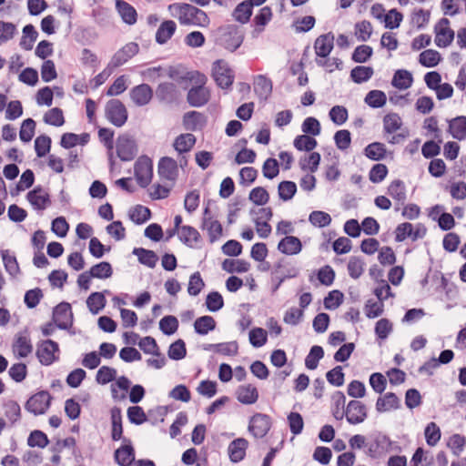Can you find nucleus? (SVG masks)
<instances>
[{"mask_svg":"<svg viewBox=\"0 0 466 466\" xmlns=\"http://www.w3.org/2000/svg\"><path fill=\"white\" fill-rule=\"evenodd\" d=\"M168 9L182 25L207 27L209 25L207 13L190 4L174 3L169 5Z\"/></svg>","mask_w":466,"mask_h":466,"instance_id":"f257e3e1","label":"nucleus"},{"mask_svg":"<svg viewBox=\"0 0 466 466\" xmlns=\"http://www.w3.org/2000/svg\"><path fill=\"white\" fill-rule=\"evenodd\" d=\"M244 34L235 25H228L219 28L217 44L225 49L235 52L243 43Z\"/></svg>","mask_w":466,"mask_h":466,"instance_id":"f03ea898","label":"nucleus"},{"mask_svg":"<svg viewBox=\"0 0 466 466\" xmlns=\"http://www.w3.org/2000/svg\"><path fill=\"white\" fill-rule=\"evenodd\" d=\"M198 86H192L187 95V103L194 107H201L205 106L210 99V91L205 87L207 76L204 74L197 72Z\"/></svg>","mask_w":466,"mask_h":466,"instance_id":"7ed1b4c3","label":"nucleus"},{"mask_svg":"<svg viewBox=\"0 0 466 466\" xmlns=\"http://www.w3.org/2000/svg\"><path fill=\"white\" fill-rule=\"evenodd\" d=\"M106 118L115 127H123L128 118L126 106L119 99L114 98L106 102L105 106Z\"/></svg>","mask_w":466,"mask_h":466,"instance_id":"20e7f679","label":"nucleus"},{"mask_svg":"<svg viewBox=\"0 0 466 466\" xmlns=\"http://www.w3.org/2000/svg\"><path fill=\"white\" fill-rule=\"evenodd\" d=\"M58 343L52 339H46L37 344L35 355L44 366H50L59 360Z\"/></svg>","mask_w":466,"mask_h":466,"instance_id":"39448f33","label":"nucleus"},{"mask_svg":"<svg viewBox=\"0 0 466 466\" xmlns=\"http://www.w3.org/2000/svg\"><path fill=\"white\" fill-rule=\"evenodd\" d=\"M212 76L216 84L223 88H228L234 81V74L228 65L223 60H217L212 66Z\"/></svg>","mask_w":466,"mask_h":466,"instance_id":"423d86ee","label":"nucleus"},{"mask_svg":"<svg viewBox=\"0 0 466 466\" xmlns=\"http://www.w3.org/2000/svg\"><path fill=\"white\" fill-rule=\"evenodd\" d=\"M52 397L46 390H41L31 396L26 401L25 408L27 411L35 414H44L50 406Z\"/></svg>","mask_w":466,"mask_h":466,"instance_id":"0eeeda50","label":"nucleus"},{"mask_svg":"<svg viewBox=\"0 0 466 466\" xmlns=\"http://www.w3.org/2000/svg\"><path fill=\"white\" fill-rule=\"evenodd\" d=\"M394 444L387 435L378 434L374 440L367 443L366 454L372 458L378 459L390 451L391 445Z\"/></svg>","mask_w":466,"mask_h":466,"instance_id":"6e6552de","label":"nucleus"},{"mask_svg":"<svg viewBox=\"0 0 466 466\" xmlns=\"http://www.w3.org/2000/svg\"><path fill=\"white\" fill-rule=\"evenodd\" d=\"M135 177L141 187H147L152 179V161L147 156H141L135 163Z\"/></svg>","mask_w":466,"mask_h":466,"instance_id":"1a4fd4ad","label":"nucleus"},{"mask_svg":"<svg viewBox=\"0 0 466 466\" xmlns=\"http://www.w3.org/2000/svg\"><path fill=\"white\" fill-rule=\"evenodd\" d=\"M137 154V146L130 136L121 135L116 140V155L122 161H131Z\"/></svg>","mask_w":466,"mask_h":466,"instance_id":"9d476101","label":"nucleus"},{"mask_svg":"<svg viewBox=\"0 0 466 466\" xmlns=\"http://www.w3.org/2000/svg\"><path fill=\"white\" fill-rule=\"evenodd\" d=\"M435 45L438 47L449 46L454 39V31L450 28V20L441 18L434 26Z\"/></svg>","mask_w":466,"mask_h":466,"instance_id":"9b49d317","label":"nucleus"},{"mask_svg":"<svg viewBox=\"0 0 466 466\" xmlns=\"http://www.w3.org/2000/svg\"><path fill=\"white\" fill-rule=\"evenodd\" d=\"M53 321L60 329H67L73 325V312L71 305L67 302H61L54 308Z\"/></svg>","mask_w":466,"mask_h":466,"instance_id":"f8f14e48","label":"nucleus"},{"mask_svg":"<svg viewBox=\"0 0 466 466\" xmlns=\"http://www.w3.org/2000/svg\"><path fill=\"white\" fill-rule=\"evenodd\" d=\"M347 421L357 425L362 423L368 417L366 405L360 400H350L346 406Z\"/></svg>","mask_w":466,"mask_h":466,"instance_id":"ddd939ff","label":"nucleus"},{"mask_svg":"<svg viewBox=\"0 0 466 466\" xmlns=\"http://www.w3.org/2000/svg\"><path fill=\"white\" fill-rule=\"evenodd\" d=\"M270 417L257 413L250 418L248 431L255 438H263L270 430Z\"/></svg>","mask_w":466,"mask_h":466,"instance_id":"4468645a","label":"nucleus"},{"mask_svg":"<svg viewBox=\"0 0 466 466\" xmlns=\"http://www.w3.org/2000/svg\"><path fill=\"white\" fill-rule=\"evenodd\" d=\"M130 98L137 106H144L151 101L153 89L147 84H140L131 88Z\"/></svg>","mask_w":466,"mask_h":466,"instance_id":"2eb2a0df","label":"nucleus"},{"mask_svg":"<svg viewBox=\"0 0 466 466\" xmlns=\"http://www.w3.org/2000/svg\"><path fill=\"white\" fill-rule=\"evenodd\" d=\"M138 51V45L137 43L130 42L115 53L109 65L113 67H118L137 55Z\"/></svg>","mask_w":466,"mask_h":466,"instance_id":"dca6fc26","label":"nucleus"},{"mask_svg":"<svg viewBox=\"0 0 466 466\" xmlns=\"http://www.w3.org/2000/svg\"><path fill=\"white\" fill-rule=\"evenodd\" d=\"M157 171L161 178L169 181H175L178 175L177 163L172 157H161L158 162Z\"/></svg>","mask_w":466,"mask_h":466,"instance_id":"f3484780","label":"nucleus"},{"mask_svg":"<svg viewBox=\"0 0 466 466\" xmlns=\"http://www.w3.org/2000/svg\"><path fill=\"white\" fill-rule=\"evenodd\" d=\"M125 442H128V444H125L120 446L118 449L115 451L114 459L115 461L119 466H132L135 461V450L127 439H123Z\"/></svg>","mask_w":466,"mask_h":466,"instance_id":"a211bd4d","label":"nucleus"},{"mask_svg":"<svg viewBox=\"0 0 466 466\" xmlns=\"http://www.w3.org/2000/svg\"><path fill=\"white\" fill-rule=\"evenodd\" d=\"M334 46V35L329 32L320 35L314 42L316 56L321 58H327Z\"/></svg>","mask_w":466,"mask_h":466,"instance_id":"6ab92c4d","label":"nucleus"},{"mask_svg":"<svg viewBox=\"0 0 466 466\" xmlns=\"http://www.w3.org/2000/svg\"><path fill=\"white\" fill-rule=\"evenodd\" d=\"M156 96L160 102L173 104L178 98V90L175 84L165 82L158 85L156 90Z\"/></svg>","mask_w":466,"mask_h":466,"instance_id":"aec40b11","label":"nucleus"},{"mask_svg":"<svg viewBox=\"0 0 466 466\" xmlns=\"http://www.w3.org/2000/svg\"><path fill=\"white\" fill-rule=\"evenodd\" d=\"M13 351L19 358H25L33 351V345L26 330L15 336Z\"/></svg>","mask_w":466,"mask_h":466,"instance_id":"412c9836","label":"nucleus"},{"mask_svg":"<svg viewBox=\"0 0 466 466\" xmlns=\"http://www.w3.org/2000/svg\"><path fill=\"white\" fill-rule=\"evenodd\" d=\"M248 447V441L244 438H238L232 441L228 448V453L230 461L234 463L244 460L246 451Z\"/></svg>","mask_w":466,"mask_h":466,"instance_id":"4be33fe9","label":"nucleus"},{"mask_svg":"<svg viewBox=\"0 0 466 466\" xmlns=\"http://www.w3.org/2000/svg\"><path fill=\"white\" fill-rule=\"evenodd\" d=\"M209 208H206L203 215L202 228L208 230L210 242L216 241L222 234V226L218 220L208 217Z\"/></svg>","mask_w":466,"mask_h":466,"instance_id":"5701e85b","label":"nucleus"},{"mask_svg":"<svg viewBox=\"0 0 466 466\" xmlns=\"http://www.w3.org/2000/svg\"><path fill=\"white\" fill-rule=\"evenodd\" d=\"M238 400L245 405L255 403L258 399V391L252 384L241 385L236 391Z\"/></svg>","mask_w":466,"mask_h":466,"instance_id":"b1692460","label":"nucleus"},{"mask_svg":"<svg viewBox=\"0 0 466 466\" xmlns=\"http://www.w3.org/2000/svg\"><path fill=\"white\" fill-rule=\"evenodd\" d=\"M302 244L299 238L286 236L278 244V249L286 255H296L301 251Z\"/></svg>","mask_w":466,"mask_h":466,"instance_id":"393cba45","label":"nucleus"},{"mask_svg":"<svg viewBox=\"0 0 466 466\" xmlns=\"http://www.w3.org/2000/svg\"><path fill=\"white\" fill-rule=\"evenodd\" d=\"M43 188L38 186L26 195V199L35 209H45L50 204V197L48 193L40 194Z\"/></svg>","mask_w":466,"mask_h":466,"instance_id":"a878e982","label":"nucleus"},{"mask_svg":"<svg viewBox=\"0 0 466 466\" xmlns=\"http://www.w3.org/2000/svg\"><path fill=\"white\" fill-rule=\"evenodd\" d=\"M448 132L457 140L466 138V116H459L448 121Z\"/></svg>","mask_w":466,"mask_h":466,"instance_id":"bb28decb","label":"nucleus"},{"mask_svg":"<svg viewBox=\"0 0 466 466\" xmlns=\"http://www.w3.org/2000/svg\"><path fill=\"white\" fill-rule=\"evenodd\" d=\"M177 30V25L173 20L162 22L156 33V42L165 45L173 36Z\"/></svg>","mask_w":466,"mask_h":466,"instance_id":"cd10ccee","label":"nucleus"},{"mask_svg":"<svg viewBox=\"0 0 466 466\" xmlns=\"http://www.w3.org/2000/svg\"><path fill=\"white\" fill-rule=\"evenodd\" d=\"M272 81L264 75H258L254 80V91L260 99H267L272 93Z\"/></svg>","mask_w":466,"mask_h":466,"instance_id":"c85d7f7f","label":"nucleus"},{"mask_svg":"<svg viewBox=\"0 0 466 466\" xmlns=\"http://www.w3.org/2000/svg\"><path fill=\"white\" fill-rule=\"evenodd\" d=\"M388 194L399 204L404 205L407 200V190L404 182L395 179L388 187Z\"/></svg>","mask_w":466,"mask_h":466,"instance_id":"c756f323","label":"nucleus"},{"mask_svg":"<svg viewBox=\"0 0 466 466\" xmlns=\"http://www.w3.org/2000/svg\"><path fill=\"white\" fill-rule=\"evenodd\" d=\"M116 10L121 16L122 20L127 25H134L137 22L136 9L124 0L116 1Z\"/></svg>","mask_w":466,"mask_h":466,"instance_id":"7c9ffc66","label":"nucleus"},{"mask_svg":"<svg viewBox=\"0 0 466 466\" xmlns=\"http://www.w3.org/2000/svg\"><path fill=\"white\" fill-rule=\"evenodd\" d=\"M111 418V438L113 441L123 440V425H122V414L121 410L117 407H114L110 410Z\"/></svg>","mask_w":466,"mask_h":466,"instance_id":"2f4dec72","label":"nucleus"},{"mask_svg":"<svg viewBox=\"0 0 466 466\" xmlns=\"http://www.w3.org/2000/svg\"><path fill=\"white\" fill-rule=\"evenodd\" d=\"M400 408V400L393 392H388L383 397H380L376 401V410L380 413L390 410Z\"/></svg>","mask_w":466,"mask_h":466,"instance_id":"473e14b6","label":"nucleus"},{"mask_svg":"<svg viewBox=\"0 0 466 466\" xmlns=\"http://www.w3.org/2000/svg\"><path fill=\"white\" fill-rule=\"evenodd\" d=\"M332 401L333 405L331 408V412L333 417L337 420H341L345 417L347 419V413H346V397L343 392L341 391H336L332 395Z\"/></svg>","mask_w":466,"mask_h":466,"instance_id":"72a5a7b5","label":"nucleus"},{"mask_svg":"<svg viewBox=\"0 0 466 466\" xmlns=\"http://www.w3.org/2000/svg\"><path fill=\"white\" fill-rule=\"evenodd\" d=\"M363 154L370 160L380 161L386 157L387 148L381 142H373L364 148Z\"/></svg>","mask_w":466,"mask_h":466,"instance_id":"f704fd0d","label":"nucleus"},{"mask_svg":"<svg viewBox=\"0 0 466 466\" xmlns=\"http://www.w3.org/2000/svg\"><path fill=\"white\" fill-rule=\"evenodd\" d=\"M132 253L137 257L139 263L150 268H155L158 260L157 255L153 250L144 248H135Z\"/></svg>","mask_w":466,"mask_h":466,"instance_id":"c9c22d12","label":"nucleus"},{"mask_svg":"<svg viewBox=\"0 0 466 466\" xmlns=\"http://www.w3.org/2000/svg\"><path fill=\"white\" fill-rule=\"evenodd\" d=\"M196 144V137L193 134H181L174 141V148L179 154L189 152Z\"/></svg>","mask_w":466,"mask_h":466,"instance_id":"e433bc0d","label":"nucleus"},{"mask_svg":"<svg viewBox=\"0 0 466 466\" xmlns=\"http://www.w3.org/2000/svg\"><path fill=\"white\" fill-rule=\"evenodd\" d=\"M413 77L410 72L405 69H399L395 72L391 85L400 90L407 89L411 86Z\"/></svg>","mask_w":466,"mask_h":466,"instance_id":"4c0bfd02","label":"nucleus"},{"mask_svg":"<svg viewBox=\"0 0 466 466\" xmlns=\"http://www.w3.org/2000/svg\"><path fill=\"white\" fill-rule=\"evenodd\" d=\"M200 239L199 232L191 226H182L179 230V240L187 245V247L192 248L195 243L198 242Z\"/></svg>","mask_w":466,"mask_h":466,"instance_id":"58836bf2","label":"nucleus"},{"mask_svg":"<svg viewBox=\"0 0 466 466\" xmlns=\"http://www.w3.org/2000/svg\"><path fill=\"white\" fill-rule=\"evenodd\" d=\"M252 15V3L248 1H243L238 4L233 11V17L236 21L246 24L249 21Z\"/></svg>","mask_w":466,"mask_h":466,"instance_id":"ea45409f","label":"nucleus"},{"mask_svg":"<svg viewBox=\"0 0 466 466\" xmlns=\"http://www.w3.org/2000/svg\"><path fill=\"white\" fill-rule=\"evenodd\" d=\"M1 255L5 271L11 277L17 276L20 273V268L15 256L12 255L8 249L2 250Z\"/></svg>","mask_w":466,"mask_h":466,"instance_id":"a19ab883","label":"nucleus"},{"mask_svg":"<svg viewBox=\"0 0 466 466\" xmlns=\"http://www.w3.org/2000/svg\"><path fill=\"white\" fill-rule=\"evenodd\" d=\"M215 328L216 321L211 316L199 317L194 322L195 331L199 335H207L209 331L214 330Z\"/></svg>","mask_w":466,"mask_h":466,"instance_id":"79ce46f5","label":"nucleus"},{"mask_svg":"<svg viewBox=\"0 0 466 466\" xmlns=\"http://www.w3.org/2000/svg\"><path fill=\"white\" fill-rule=\"evenodd\" d=\"M250 264L243 259L227 258L222 262V268L228 273H245L249 270Z\"/></svg>","mask_w":466,"mask_h":466,"instance_id":"37998d69","label":"nucleus"},{"mask_svg":"<svg viewBox=\"0 0 466 466\" xmlns=\"http://www.w3.org/2000/svg\"><path fill=\"white\" fill-rule=\"evenodd\" d=\"M373 74L371 66H357L350 71V77L353 82L361 84L370 80Z\"/></svg>","mask_w":466,"mask_h":466,"instance_id":"c03bdc74","label":"nucleus"},{"mask_svg":"<svg viewBox=\"0 0 466 466\" xmlns=\"http://www.w3.org/2000/svg\"><path fill=\"white\" fill-rule=\"evenodd\" d=\"M106 303V298L101 292H93L86 299V305L92 314H98L105 308Z\"/></svg>","mask_w":466,"mask_h":466,"instance_id":"a18cd8bd","label":"nucleus"},{"mask_svg":"<svg viewBox=\"0 0 466 466\" xmlns=\"http://www.w3.org/2000/svg\"><path fill=\"white\" fill-rule=\"evenodd\" d=\"M402 126L400 116L397 113H389L383 117V131L385 134H393Z\"/></svg>","mask_w":466,"mask_h":466,"instance_id":"49530a36","label":"nucleus"},{"mask_svg":"<svg viewBox=\"0 0 466 466\" xmlns=\"http://www.w3.org/2000/svg\"><path fill=\"white\" fill-rule=\"evenodd\" d=\"M151 211L148 208L137 205L129 211L130 219L137 225L144 224L150 219Z\"/></svg>","mask_w":466,"mask_h":466,"instance_id":"de8ad7c7","label":"nucleus"},{"mask_svg":"<svg viewBox=\"0 0 466 466\" xmlns=\"http://www.w3.org/2000/svg\"><path fill=\"white\" fill-rule=\"evenodd\" d=\"M441 57L438 51L433 49H427L420 54L419 62L425 67L436 66Z\"/></svg>","mask_w":466,"mask_h":466,"instance_id":"09e8293b","label":"nucleus"},{"mask_svg":"<svg viewBox=\"0 0 466 466\" xmlns=\"http://www.w3.org/2000/svg\"><path fill=\"white\" fill-rule=\"evenodd\" d=\"M324 350L322 347L315 345L312 346L309 353L305 359V365L309 370H315L319 365V361L323 358Z\"/></svg>","mask_w":466,"mask_h":466,"instance_id":"8fccbe9b","label":"nucleus"},{"mask_svg":"<svg viewBox=\"0 0 466 466\" xmlns=\"http://www.w3.org/2000/svg\"><path fill=\"white\" fill-rule=\"evenodd\" d=\"M294 147L299 151H312L318 145L317 140L307 135L297 136L294 139Z\"/></svg>","mask_w":466,"mask_h":466,"instance_id":"3c124183","label":"nucleus"},{"mask_svg":"<svg viewBox=\"0 0 466 466\" xmlns=\"http://www.w3.org/2000/svg\"><path fill=\"white\" fill-rule=\"evenodd\" d=\"M386 102V95L383 91L380 90H371L367 94L365 97V103L372 108L382 107Z\"/></svg>","mask_w":466,"mask_h":466,"instance_id":"603ef678","label":"nucleus"},{"mask_svg":"<svg viewBox=\"0 0 466 466\" xmlns=\"http://www.w3.org/2000/svg\"><path fill=\"white\" fill-rule=\"evenodd\" d=\"M279 197L283 201L290 200L297 192V185L293 181H282L278 187Z\"/></svg>","mask_w":466,"mask_h":466,"instance_id":"864d4df0","label":"nucleus"},{"mask_svg":"<svg viewBox=\"0 0 466 466\" xmlns=\"http://www.w3.org/2000/svg\"><path fill=\"white\" fill-rule=\"evenodd\" d=\"M424 435L426 442L429 446H435L441 437L440 427L435 422H430L427 424Z\"/></svg>","mask_w":466,"mask_h":466,"instance_id":"5fc2aeb1","label":"nucleus"},{"mask_svg":"<svg viewBox=\"0 0 466 466\" xmlns=\"http://www.w3.org/2000/svg\"><path fill=\"white\" fill-rule=\"evenodd\" d=\"M159 329L165 335H172L178 329V320L175 316H165L159 321Z\"/></svg>","mask_w":466,"mask_h":466,"instance_id":"6e6d98bb","label":"nucleus"},{"mask_svg":"<svg viewBox=\"0 0 466 466\" xmlns=\"http://www.w3.org/2000/svg\"><path fill=\"white\" fill-rule=\"evenodd\" d=\"M364 260L360 257H351L348 263V272L349 275L354 279H358L364 271Z\"/></svg>","mask_w":466,"mask_h":466,"instance_id":"4d7b16f0","label":"nucleus"},{"mask_svg":"<svg viewBox=\"0 0 466 466\" xmlns=\"http://www.w3.org/2000/svg\"><path fill=\"white\" fill-rule=\"evenodd\" d=\"M203 115L198 111H189L183 116V126L187 130L196 131Z\"/></svg>","mask_w":466,"mask_h":466,"instance_id":"13d9d810","label":"nucleus"},{"mask_svg":"<svg viewBox=\"0 0 466 466\" xmlns=\"http://www.w3.org/2000/svg\"><path fill=\"white\" fill-rule=\"evenodd\" d=\"M44 121L45 123L54 127L63 126L65 123V118L62 109L54 107L48 110L44 116Z\"/></svg>","mask_w":466,"mask_h":466,"instance_id":"bf43d9fd","label":"nucleus"},{"mask_svg":"<svg viewBox=\"0 0 466 466\" xmlns=\"http://www.w3.org/2000/svg\"><path fill=\"white\" fill-rule=\"evenodd\" d=\"M89 271L91 275H93V278L96 279H107L113 274L111 264L106 261L94 265Z\"/></svg>","mask_w":466,"mask_h":466,"instance_id":"052dcab7","label":"nucleus"},{"mask_svg":"<svg viewBox=\"0 0 466 466\" xmlns=\"http://www.w3.org/2000/svg\"><path fill=\"white\" fill-rule=\"evenodd\" d=\"M309 221L315 227L324 228L331 223V217L327 212L315 210L309 214Z\"/></svg>","mask_w":466,"mask_h":466,"instance_id":"680f3d73","label":"nucleus"},{"mask_svg":"<svg viewBox=\"0 0 466 466\" xmlns=\"http://www.w3.org/2000/svg\"><path fill=\"white\" fill-rule=\"evenodd\" d=\"M167 355L171 360H180L187 355L186 344L183 339L173 342L168 349Z\"/></svg>","mask_w":466,"mask_h":466,"instance_id":"e2e57ef3","label":"nucleus"},{"mask_svg":"<svg viewBox=\"0 0 466 466\" xmlns=\"http://www.w3.org/2000/svg\"><path fill=\"white\" fill-rule=\"evenodd\" d=\"M431 17V12L422 8L415 9L411 14V23L416 25L418 29L424 28Z\"/></svg>","mask_w":466,"mask_h":466,"instance_id":"0e129e2a","label":"nucleus"},{"mask_svg":"<svg viewBox=\"0 0 466 466\" xmlns=\"http://www.w3.org/2000/svg\"><path fill=\"white\" fill-rule=\"evenodd\" d=\"M116 378V370L108 366H102L96 372V380L97 383L105 385Z\"/></svg>","mask_w":466,"mask_h":466,"instance_id":"69168bd1","label":"nucleus"},{"mask_svg":"<svg viewBox=\"0 0 466 466\" xmlns=\"http://www.w3.org/2000/svg\"><path fill=\"white\" fill-rule=\"evenodd\" d=\"M388 167L384 164H375L369 172V179L375 184L382 182L388 175Z\"/></svg>","mask_w":466,"mask_h":466,"instance_id":"338daca9","label":"nucleus"},{"mask_svg":"<svg viewBox=\"0 0 466 466\" xmlns=\"http://www.w3.org/2000/svg\"><path fill=\"white\" fill-rule=\"evenodd\" d=\"M334 141L336 147L341 150H347L351 144V135L350 132L347 129L338 130L334 135Z\"/></svg>","mask_w":466,"mask_h":466,"instance_id":"774afa93","label":"nucleus"}]
</instances>
